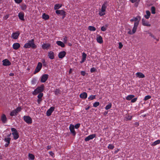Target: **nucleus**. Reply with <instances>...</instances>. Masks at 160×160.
I'll use <instances>...</instances> for the list:
<instances>
[{
	"label": "nucleus",
	"instance_id": "25",
	"mask_svg": "<svg viewBox=\"0 0 160 160\" xmlns=\"http://www.w3.org/2000/svg\"><path fill=\"white\" fill-rule=\"evenodd\" d=\"M87 57V54L85 53H82V61L81 62V63H82L84 62L86 60V58Z\"/></svg>",
	"mask_w": 160,
	"mask_h": 160
},
{
	"label": "nucleus",
	"instance_id": "13",
	"mask_svg": "<svg viewBox=\"0 0 160 160\" xmlns=\"http://www.w3.org/2000/svg\"><path fill=\"white\" fill-rule=\"evenodd\" d=\"M48 56L51 59H53L54 58V53L52 51H50L48 52Z\"/></svg>",
	"mask_w": 160,
	"mask_h": 160
},
{
	"label": "nucleus",
	"instance_id": "24",
	"mask_svg": "<svg viewBox=\"0 0 160 160\" xmlns=\"http://www.w3.org/2000/svg\"><path fill=\"white\" fill-rule=\"evenodd\" d=\"M97 41L99 43L101 44L103 42L102 38L101 36L99 35L97 38Z\"/></svg>",
	"mask_w": 160,
	"mask_h": 160
},
{
	"label": "nucleus",
	"instance_id": "60",
	"mask_svg": "<svg viewBox=\"0 0 160 160\" xmlns=\"http://www.w3.org/2000/svg\"><path fill=\"white\" fill-rule=\"evenodd\" d=\"M128 33L129 34H130V35H132L133 34V33L131 31V30H129V31L128 32Z\"/></svg>",
	"mask_w": 160,
	"mask_h": 160
},
{
	"label": "nucleus",
	"instance_id": "35",
	"mask_svg": "<svg viewBox=\"0 0 160 160\" xmlns=\"http://www.w3.org/2000/svg\"><path fill=\"white\" fill-rule=\"evenodd\" d=\"M88 29L91 31H95L96 30V28L93 26H89L88 27Z\"/></svg>",
	"mask_w": 160,
	"mask_h": 160
},
{
	"label": "nucleus",
	"instance_id": "7",
	"mask_svg": "<svg viewBox=\"0 0 160 160\" xmlns=\"http://www.w3.org/2000/svg\"><path fill=\"white\" fill-rule=\"evenodd\" d=\"M19 34L20 32L19 31L16 32L12 34L11 37L14 39H17Z\"/></svg>",
	"mask_w": 160,
	"mask_h": 160
},
{
	"label": "nucleus",
	"instance_id": "22",
	"mask_svg": "<svg viewBox=\"0 0 160 160\" xmlns=\"http://www.w3.org/2000/svg\"><path fill=\"white\" fill-rule=\"evenodd\" d=\"M80 97L83 99H85L87 97V94L86 92H84L80 95Z\"/></svg>",
	"mask_w": 160,
	"mask_h": 160
},
{
	"label": "nucleus",
	"instance_id": "36",
	"mask_svg": "<svg viewBox=\"0 0 160 160\" xmlns=\"http://www.w3.org/2000/svg\"><path fill=\"white\" fill-rule=\"evenodd\" d=\"M155 8L154 7L152 6L151 8V12L152 14H155L156 13Z\"/></svg>",
	"mask_w": 160,
	"mask_h": 160
},
{
	"label": "nucleus",
	"instance_id": "5",
	"mask_svg": "<svg viewBox=\"0 0 160 160\" xmlns=\"http://www.w3.org/2000/svg\"><path fill=\"white\" fill-rule=\"evenodd\" d=\"M48 78V75L47 74L43 75L41 78V82H45Z\"/></svg>",
	"mask_w": 160,
	"mask_h": 160
},
{
	"label": "nucleus",
	"instance_id": "3",
	"mask_svg": "<svg viewBox=\"0 0 160 160\" xmlns=\"http://www.w3.org/2000/svg\"><path fill=\"white\" fill-rule=\"evenodd\" d=\"M42 66V64L41 62H39L34 72V74H35L38 72L41 69Z\"/></svg>",
	"mask_w": 160,
	"mask_h": 160
},
{
	"label": "nucleus",
	"instance_id": "27",
	"mask_svg": "<svg viewBox=\"0 0 160 160\" xmlns=\"http://www.w3.org/2000/svg\"><path fill=\"white\" fill-rule=\"evenodd\" d=\"M146 13L147 14V15H145L144 17L146 19H148L149 18L151 15L150 12L149 11L147 10L146 11Z\"/></svg>",
	"mask_w": 160,
	"mask_h": 160
},
{
	"label": "nucleus",
	"instance_id": "20",
	"mask_svg": "<svg viewBox=\"0 0 160 160\" xmlns=\"http://www.w3.org/2000/svg\"><path fill=\"white\" fill-rule=\"evenodd\" d=\"M141 19V18L140 16H138L134 18L133 19H131L130 20V21L131 22L135 21L136 22H139Z\"/></svg>",
	"mask_w": 160,
	"mask_h": 160
},
{
	"label": "nucleus",
	"instance_id": "28",
	"mask_svg": "<svg viewBox=\"0 0 160 160\" xmlns=\"http://www.w3.org/2000/svg\"><path fill=\"white\" fill-rule=\"evenodd\" d=\"M42 17L43 19L46 20L49 19V16L48 15L46 14V13H44L42 15Z\"/></svg>",
	"mask_w": 160,
	"mask_h": 160
},
{
	"label": "nucleus",
	"instance_id": "47",
	"mask_svg": "<svg viewBox=\"0 0 160 160\" xmlns=\"http://www.w3.org/2000/svg\"><path fill=\"white\" fill-rule=\"evenodd\" d=\"M43 93H40L38 96V98L39 99L42 98L43 96Z\"/></svg>",
	"mask_w": 160,
	"mask_h": 160
},
{
	"label": "nucleus",
	"instance_id": "54",
	"mask_svg": "<svg viewBox=\"0 0 160 160\" xmlns=\"http://www.w3.org/2000/svg\"><path fill=\"white\" fill-rule=\"evenodd\" d=\"M11 130L13 132H17V131L14 128H11Z\"/></svg>",
	"mask_w": 160,
	"mask_h": 160
},
{
	"label": "nucleus",
	"instance_id": "39",
	"mask_svg": "<svg viewBox=\"0 0 160 160\" xmlns=\"http://www.w3.org/2000/svg\"><path fill=\"white\" fill-rule=\"evenodd\" d=\"M28 157L31 160H33L34 159V156L32 154H29Z\"/></svg>",
	"mask_w": 160,
	"mask_h": 160
},
{
	"label": "nucleus",
	"instance_id": "43",
	"mask_svg": "<svg viewBox=\"0 0 160 160\" xmlns=\"http://www.w3.org/2000/svg\"><path fill=\"white\" fill-rule=\"evenodd\" d=\"M151 97L150 95H147L144 98V100L147 101L149 99H150L151 98Z\"/></svg>",
	"mask_w": 160,
	"mask_h": 160
},
{
	"label": "nucleus",
	"instance_id": "37",
	"mask_svg": "<svg viewBox=\"0 0 160 160\" xmlns=\"http://www.w3.org/2000/svg\"><path fill=\"white\" fill-rule=\"evenodd\" d=\"M54 92L55 95H57L59 94H60V90L59 89H56Z\"/></svg>",
	"mask_w": 160,
	"mask_h": 160
},
{
	"label": "nucleus",
	"instance_id": "48",
	"mask_svg": "<svg viewBox=\"0 0 160 160\" xmlns=\"http://www.w3.org/2000/svg\"><path fill=\"white\" fill-rule=\"evenodd\" d=\"M52 113V112H51V111L48 110L46 112L47 115L48 116H50L51 115Z\"/></svg>",
	"mask_w": 160,
	"mask_h": 160
},
{
	"label": "nucleus",
	"instance_id": "23",
	"mask_svg": "<svg viewBox=\"0 0 160 160\" xmlns=\"http://www.w3.org/2000/svg\"><path fill=\"white\" fill-rule=\"evenodd\" d=\"M56 43L59 46H60L62 48H63L65 47V44L64 43L61 41H57Z\"/></svg>",
	"mask_w": 160,
	"mask_h": 160
},
{
	"label": "nucleus",
	"instance_id": "26",
	"mask_svg": "<svg viewBox=\"0 0 160 160\" xmlns=\"http://www.w3.org/2000/svg\"><path fill=\"white\" fill-rule=\"evenodd\" d=\"M12 134L13 136V139L15 140L17 139L19 137L18 133L17 132H12Z\"/></svg>",
	"mask_w": 160,
	"mask_h": 160
},
{
	"label": "nucleus",
	"instance_id": "42",
	"mask_svg": "<svg viewBox=\"0 0 160 160\" xmlns=\"http://www.w3.org/2000/svg\"><path fill=\"white\" fill-rule=\"evenodd\" d=\"M132 116L129 115H128L125 117V118H126V120H130L132 118Z\"/></svg>",
	"mask_w": 160,
	"mask_h": 160
},
{
	"label": "nucleus",
	"instance_id": "31",
	"mask_svg": "<svg viewBox=\"0 0 160 160\" xmlns=\"http://www.w3.org/2000/svg\"><path fill=\"white\" fill-rule=\"evenodd\" d=\"M17 112L14 110L11 112L10 115L11 116H13L17 115Z\"/></svg>",
	"mask_w": 160,
	"mask_h": 160
},
{
	"label": "nucleus",
	"instance_id": "33",
	"mask_svg": "<svg viewBox=\"0 0 160 160\" xmlns=\"http://www.w3.org/2000/svg\"><path fill=\"white\" fill-rule=\"evenodd\" d=\"M62 7V5H60L59 4H55L54 5V9L55 10H57L59 9Z\"/></svg>",
	"mask_w": 160,
	"mask_h": 160
},
{
	"label": "nucleus",
	"instance_id": "10",
	"mask_svg": "<svg viewBox=\"0 0 160 160\" xmlns=\"http://www.w3.org/2000/svg\"><path fill=\"white\" fill-rule=\"evenodd\" d=\"M69 129L71 132L72 133L73 135L75 136L76 134V132L74 130V126L71 124L70 125L69 127Z\"/></svg>",
	"mask_w": 160,
	"mask_h": 160
},
{
	"label": "nucleus",
	"instance_id": "4",
	"mask_svg": "<svg viewBox=\"0 0 160 160\" xmlns=\"http://www.w3.org/2000/svg\"><path fill=\"white\" fill-rule=\"evenodd\" d=\"M23 118L24 120L27 123L31 124L32 123V119L29 116H24Z\"/></svg>",
	"mask_w": 160,
	"mask_h": 160
},
{
	"label": "nucleus",
	"instance_id": "6",
	"mask_svg": "<svg viewBox=\"0 0 160 160\" xmlns=\"http://www.w3.org/2000/svg\"><path fill=\"white\" fill-rule=\"evenodd\" d=\"M11 140V138H7L6 137L4 138V141L6 142V143L5 145V147H7L10 143V141Z\"/></svg>",
	"mask_w": 160,
	"mask_h": 160
},
{
	"label": "nucleus",
	"instance_id": "14",
	"mask_svg": "<svg viewBox=\"0 0 160 160\" xmlns=\"http://www.w3.org/2000/svg\"><path fill=\"white\" fill-rule=\"evenodd\" d=\"M20 47V45L18 43H15L12 45L13 48L15 50H17Z\"/></svg>",
	"mask_w": 160,
	"mask_h": 160
},
{
	"label": "nucleus",
	"instance_id": "51",
	"mask_svg": "<svg viewBox=\"0 0 160 160\" xmlns=\"http://www.w3.org/2000/svg\"><path fill=\"white\" fill-rule=\"evenodd\" d=\"M123 47V45L121 42L119 43V48L120 49H121Z\"/></svg>",
	"mask_w": 160,
	"mask_h": 160
},
{
	"label": "nucleus",
	"instance_id": "34",
	"mask_svg": "<svg viewBox=\"0 0 160 160\" xmlns=\"http://www.w3.org/2000/svg\"><path fill=\"white\" fill-rule=\"evenodd\" d=\"M106 6L105 4H103L102 7L101 11L102 12H104L106 10Z\"/></svg>",
	"mask_w": 160,
	"mask_h": 160
},
{
	"label": "nucleus",
	"instance_id": "53",
	"mask_svg": "<svg viewBox=\"0 0 160 160\" xmlns=\"http://www.w3.org/2000/svg\"><path fill=\"white\" fill-rule=\"evenodd\" d=\"M15 2L18 4L20 3L22 1V0H14Z\"/></svg>",
	"mask_w": 160,
	"mask_h": 160
},
{
	"label": "nucleus",
	"instance_id": "46",
	"mask_svg": "<svg viewBox=\"0 0 160 160\" xmlns=\"http://www.w3.org/2000/svg\"><path fill=\"white\" fill-rule=\"evenodd\" d=\"M108 148L109 149H112L114 148V146L112 144H109L108 146Z\"/></svg>",
	"mask_w": 160,
	"mask_h": 160
},
{
	"label": "nucleus",
	"instance_id": "56",
	"mask_svg": "<svg viewBox=\"0 0 160 160\" xmlns=\"http://www.w3.org/2000/svg\"><path fill=\"white\" fill-rule=\"evenodd\" d=\"M54 108L53 107H51L49 109L50 111H51L52 112L54 110Z\"/></svg>",
	"mask_w": 160,
	"mask_h": 160
},
{
	"label": "nucleus",
	"instance_id": "62",
	"mask_svg": "<svg viewBox=\"0 0 160 160\" xmlns=\"http://www.w3.org/2000/svg\"><path fill=\"white\" fill-rule=\"evenodd\" d=\"M49 153L50 155H51L52 156L54 155V153L52 151H50L49 152Z\"/></svg>",
	"mask_w": 160,
	"mask_h": 160
},
{
	"label": "nucleus",
	"instance_id": "2",
	"mask_svg": "<svg viewBox=\"0 0 160 160\" xmlns=\"http://www.w3.org/2000/svg\"><path fill=\"white\" fill-rule=\"evenodd\" d=\"M44 90V86L42 85L40 87L37 88L32 92V94L34 95H36L38 93H42Z\"/></svg>",
	"mask_w": 160,
	"mask_h": 160
},
{
	"label": "nucleus",
	"instance_id": "64",
	"mask_svg": "<svg viewBox=\"0 0 160 160\" xmlns=\"http://www.w3.org/2000/svg\"><path fill=\"white\" fill-rule=\"evenodd\" d=\"M151 37L153 38L154 39H156V37L152 34Z\"/></svg>",
	"mask_w": 160,
	"mask_h": 160
},
{
	"label": "nucleus",
	"instance_id": "8",
	"mask_svg": "<svg viewBox=\"0 0 160 160\" xmlns=\"http://www.w3.org/2000/svg\"><path fill=\"white\" fill-rule=\"evenodd\" d=\"M96 137V135L95 134H92L90 135L89 136L87 137L85 139V141L86 142L89 141V140L92 139Z\"/></svg>",
	"mask_w": 160,
	"mask_h": 160
},
{
	"label": "nucleus",
	"instance_id": "19",
	"mask_svg": "<svg viewBox=\"0 0 160 160\" xmlns=\"http://www.w3.org/2000/svg\"><path fill=\"white\" fill-rule=\"evenodd\" d=\"M56 13L58 14H60L61 15H63V14L64 13H66V12L65 11H64V10H56Z\"/></svg>",
	"mask_w": 160,
	"mask_h": 160
},
{
	"label": "nucleus",
	"instance_id": "11",
	"mask_svg": "<svg viewBox=\"0 0 160 160\" xmlns=\"http://www.w3.org/2000/svg\"><path fill=\"white\" fill-rule=\"evenodd\" d=\"M138 25V22H134V26L132 30V32L134 34L136 32Z\"/></svg>",
	"mask_w": 160,
	"mask_h": 160
},
{
	"label": "nucleus",
	"instance_id": "57",
	"mask_svg": "<svg viewBox=\"0 0 160 160\" xmlns=\"http://www.w3.org/2000/svg\"><path fill=\"white\" fill-rule=\"evenodd\" d=\"M42 101V98L39 99L38 98L37 100V102L38 104H40V103Z\"/></svg>",
	"mask_w": 160,
	"mask_h": 160
},
{
	"label": "nucleus",
	"instance_id": "1",
	"mask_svg": "<svg viewBox=\"0 0 160 160\" xmlns=\"http://www.w3.org/2000/svg\"><path fill=\"white\" fill-rule=\"evenodd\" d=\"M23 47L26 48H32L33 49H35L37 47L34 43V40L32 39L31 40L29 41L28 43H25Z\"/></svg>",
	"mask_w": 160,
	"mask_h": 160
},
{
	"label": "nucleus",
	"instance_id": "9",
	"mask_svg": "<svg viewBox=\"0 0 160 160\" xmlns=\"http://www.w3.org/2000/svg\"><path fill=\"white\" fill-rule=\"evenodd\" d=\"M3 65L4 66H8L11 65V62L7 59L3 60L2 61Z\"/></svg>",
	"mask_w": 160,
	"mask_h": 160
},
{
	"label": "nucleus",
	"instance_id": "59",
	"mask_svg": "<svg viewBox=\"0 0 160 160\" xmlns=\"http://www.w3.org/2000/svg\"><path fill=\"white\" fill-rule=\"evenodd\" d=\"M67 37H65L63 38V42L64 43H66L67 42Z\"/></svg>",
	"mask_w": 160,
	"mask_h": 160
},
{
	"label": "nucleus",
	"instance_id": "40",
	"mask_svg": "<svg viewBox=\"0 0 160 160\" xmlns=\"http://www.w3.org/2000/svg\"><path fill=\"white\" fill-rule=\"evenodd\" d=\"M111 106L112 104L111 103H109L106 106L105 108L106 110H108L111 107Z\"/></svg>",
	"mask_w": 160,
	"mask_h": 160
},
{
	"label": "nucleus",
	"instance_id": "50",
	"mask_svg": "<svg viewBox=\"0 0 160 160\" xmlns=\"http://www.w3.org/2000/svg\"><path fill=\"white\" fill-rule=\"evenodd\" d=\"M96 71V69L94 68H92L91 69L90 72H94Z\"/></svg>",
	"mask_w": 160,
	"mask_h": 160
},
{
	"label": "nucleus",
	"instance_id": "61",
	"mask_svg": "<svg viewBox=\"0 0 160 160\" xmlns=\"http://www.w3.org/2000/svg\"><path fill=\"white\" fill-rule=\"evenodd\" d=\"M85 71H82L81 72V75H82L83 76L85 75Z\"/></svg>",
	"mask_w": 160,
	"mask_h": 160
},
{
	"label": "nucleus",
	"instance_id": "15",
	"mask_svg": "<svg viewBox=\"0 0 160 160\" xmlns=\"http://www.w3.org/2000/svg\"><path fill=\"white\" fill-rule=\"evenodd\" d=\"M1 120L3 123H5L7 121V119L6 115L4 114H2L1 117Z\"/></svg>",
	"mask_w": 160,
	"mask_h": 160
},
{
	"label": "nucleus",
	"instance_id": "38",
	"mask_svg": "<svg viewBox=\"0 0 160 160\" xmlns=\"http://www.w3.org/2000/svg\"><path fill=\"white\" fill-rule=\"evenodd\" d=\"M22 110V108L21 107H19L15 109L14 110L17 112L18 113V112L21 111Z\"/></svg>",
	"mask_w": 160,
	"mask_h": 160
},
{
	"label": "nucleus",
	"instance_id": "16",
	"mask_svg": "<svg viewBox=\"0 0 160 160\" xmlns=\"http://www.w3.org/2000/svg\"><path fill=\"white\" fill-rule=\"evenodd\" d=\"M136 75L137 77L140 78H143L145 77L144 75L140 72H137Z\"/></svg>",
	"mask_w": 160,
	"mask_h": 160
},
{
	"label": "nucleus",
	"instance_id": "44",
	"mask_svg": "<svg viewBox=\"0 0 160 160\" xmlns=\"http://www.w3.org/2000/svg\"><path fill=\"white\" fill-rule=\"evenodd\" d=\"M100 103L99 102H95L93 104V106L95 107H96L99 105Z\"/></svg>",
	"mask_w": 160,
	"mask_h": 160
},
{
	"label": "nucleus",
	"instance_id": "58",
	"mask_svg": "<svg viewBox=\"0 0 160 160\" xmlns=\"http://www.w3.org/2000/svg\"><path fill=\"white\" fill-rule=\"evenodd\" d=\"M140 0H130V1L132 3H134L137 1H138V2H139L140 1Z\"/></svg>",
	"mask_w": 160,
	"mask_h": 160
},
{
	"label": "nucleus",
	"instance_id": "41",
	"mask_svg": "<svg viewBox=\"0 0 160 160\" xmlns=\"http://www.w3.org/2000/svg\"><path fill=\"white\" fill-rule=\"evenodd\" d=\"M96 98L95 95H91L88 98V99L91 100H92L95 99Z\"/></svg>",
	"mask_w": 160,
	"mask_h": 160
},
{
	"label": "nucleus",
	"instance_id": "29",
	"mask_svg": "<svg viewBox=\"0 0 160 160\" xmlns=\"http://www.w3.org/2000/svg\"><path fill=\"white\" fill-rule=\"evenodd\" d=\"M134 97V96L133 95H129L127 97L126 99L128 100H130Z\"/></svg>",
	"mask_w": 160,
	"mask_h": 160
},
{
	"label": "nucleus",
	"instance_id": "18",
	"mask_svg": "<svg viewBox=\"0 0 160 160\" xmlns=\"http://www.w3.org/2000/svg\"><path fill=\"white\" fill-rule=\"evenodd\" d=\"M142 24L143 25L145 26L150 27L151 26V24L147 21H146L144 19H142Z\"/></svg>",
	"mask_w": 160,
	"mask_h": 160
},
{
	"label": "nucleus",
	"instance_id": "12",
	"mask_svg": "<svg viewBox=\"0 0 160 160\" xmlns=\"http://www.w3.org/2000/svg\"><path fill=\"white\" fill-rule=\"evenodd\" d=\"M66 55V52L64 51H63L60 52L58 55V58H59L62 59Z\"/></svg>",
	"mask_w": 160,
	"mask_h": 160
},
{
	"label": "nucleus",
	"instance_id": "45",
	"mask_svg": "<svg viewBox=\"0 0 160 160\" xmlns=\"http://www.w3.org/2000/svg\"><path fill=\"white\" fill-rule=\"evenodd\" d=\"M107 26H106L105 27L104 26H103L101 27V30L102 31H105L107 29Z\"/></svg>",
	"mask_w": 160,
	"mask_h": 160
},
{
	"label": "nucleus",
	"instance_id": "63",
	"mask_svg": "<svg viewBox=\"0 0 160 160\" xmlns=\"http://www.w3.org/2000/svg\"><path fill=\"white\" fill-rule=\"evenodd\" d=\"M138 2H138V1H137V2L135 3V5L136 7H138Z\"/></svg>",
	"mask_w": 160,
	"mask_h": 160
},
{
	"label": "nucleus",
	"instance_id": "21",
	"mask_svg": "<svg viewBox=\"0 0 160 160\" xmlns=\"http://www.w3.org/2000/svg\"><path fill=\"white\" fill-rule=\"evenodd\" d=\"M50 46V44L49 43H46L42 45V48L44 49H48Z\"/></svg>",
	"mask_w": 160,
	"mask_h": 160
},
{
	"label": "nucleus",
	"instance_id": "52",
	"mask_svg": "<svg viewBox=\"0 0 160 160\" xmlns=\"http://www.w3.org/2000/svg\"><path fill=\"white\" fill-rule=\"evenodd\" d=\"M80 124L77 123L75 125V128L76 129H78L80 127Z\"/></svg>",
	"mask_w": 160,
	"mask_h": 160
},
{
	"label": "nucleus",
	"instance_id": "17",
	"mask_svg": "<svg viewBox=\"0 0 160 160\" xmlns=\"http://www.w3.org/2000/svg\"><path fill=\"white\" fill-rule=\"evenodd\" d=\"M18 16L19 18L22 21L24 20V13L23 12H20L18 13Z\"/></svg>",
	"mask_w": 160,
	"mask_h": 160
},
{
	"label": "nucleus",
	"instance_id": "30",
	"mask_svg": "<svg viewBox=\"0 0 160 160\" xmlns=\"http://www.w3.org/2000/svg\"><path fill=\"white\" fill-rule=\"evenodd\" d=\"M21 8L22 10H25L27 8V6L24 3H22L21 6Z\"/></svg>",
	"mask_w": 160,
	"mask_h": 160
},
{
	"label": "nucleus",
	"instance_id": "49",
	"mask_svg": "<svg viewBox=\"0 0 160 160\" xmlns=\"http://www.w3.org/2000/svg\"><path fill=\"white\" fill-rule=\"evenodd\" d=\"M105 13L104 12H102V11H99V14L100 16H102L105 15Z\"/></svg>",
	"mask_w": 160,
	"mask_h": 160
},
{
	"label": "nucleus",
	"instance_id": "55",
	"mask_svg": "<svg viewBox=\"0 0 160 160\" xmlns=\"http://www.w3.org/2000/svg\"><path fill=\"white\" fill-rule=\"evenodd\" d=\"M137 98H134L133 99H132L131 100V102H136V101H137Z\"/></svg>",
	"mask_w": 160,
	"mask_h": 160
},
{
	"label": "nucleus",
	"instance_id": "32",
	"mask_svg": "<svg viewBox=\"0 0 160 160\" xmlns=\"http://www.w3.org/2000/svg\"><path fill=\"white\" fill-rule=\"evenodd\" d=\"M160 143V140H158L153 142L151 145L152 146H154Z\"/></svg>",
	"mask_w": 160,
	"mask_h": 160
}]
</instances>
